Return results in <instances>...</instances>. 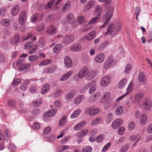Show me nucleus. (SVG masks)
<instances>
[{
    "mask_svg": "<svg viewBox=\"0 0 152 152\" xmlns=\"http://www.w3.org/2000/svg\"><path fill=\"white\" fill-rule=\"evenodd\" d=\"M121 27V25L119 24L116 27L114 24H112L108 26L107 31L105 33V34L108 35L111 34V37H113L117 34V32L119 31Z\"/></svg>",
    "mask_w": 152,
    "mask_h": 152,
    "instance_id": "obj_1",
    "label": "nucleus"
},
{
    "mask_svg": "<svg viewBox=\"0 0 152 152\" xmlns=\"http://www.w3.org/2000/svg\"><path fill=\"white\" fill-rule=\"evenodd\" d=\"M89 73V69L86 66L81 68L79 71L78 74H75L74 77L75 80H78V78L81 79L87 76Z\"/></svg>",
    "mask_w": 152,
    "mask_h": 152,
    "instance_id": "obj_2",
    "label": "nucleus"
},
{
    "mask_svg": "<svg viewBox=\"0 0 152 152\" xmlns=\"http://www.w3.org/2000/svg\"><path fill=\"white\" fill-rule=\"evenodd\" d=\"M99 111L98 108H94L92 107H90L87 108L85 111L86 115L90 116H93L98 114Z\"/></svg>",
    "mask_w": 152,
    "mask_h": 152,
    "instance_id": "obj_3",
    "label": "nucleus"
},
{
    "mask_svg": "<svg viewBox=\"0 0 152 152\" xmlns=\"http://www.w3.org/2000/svg\"><path fill=\"white\" fill-rule=\"evenodd\" d=\"M142 104L145 110H149L152 106V101L149 98H146L143 100Z\"/></svg>",
    "mask_w": 152,
    "mask_h": 152,
    "instance_id": "obj_4",
    "label": "nucleus"
},
{
    "mask_svg": "<svg viewBox=\"0 0 152 152\" xmlns=\"http://www.w3.org/2000/svg\"><path fill=\"white\" fill-rule=\"evenodd\" d=\"M113 13V10H111L110 11L107 12L105 15L103 16V19H106V20L103 24L100 27L101 28H104L108 24L110 18V17L112 15Z\"/></svg>",
    "mask_w": 152,
    "mask_h": 152,
    "instance_id": "obj_5",
    "label": "nucleus"
},
{
    "mask_svg": "<svg viewBox=\"0 0 152 152\" xmlns=\"http://www.w3.org/2000/svg\"><path fill=\"white\" fill-rule=\"evenodd\" d=\"M123 123V121L121 118L117 119L114 121L112 123L111 126L114 129H117Z\"/></svg>",
    "mask_w": 152,
    "mask_h": 152,
    "instance_id": "obj_6",
    "label": "nucleus"
},
{
    "mask_svg": "<svg viewBox=\"0 0 152 152\" xmlns=\"http://www.w3.org/2000/svg\"><path fill=\"white\" fill-rule=\"evenodd\" d=\"M27 14L26 11H22L20 14L18 18V21L20 24H23L26 20Z\"/></svg>",
    "mask_w": 152,
    "mask_h": 152,
    "instance_id": "obj_7",
    "label": "nucleus"
},
{
    "mask_svg": "<svg viewBox=\"0 0 152 152\" xmlns=\"http://www.w3.org/2000/svg\"><path fill=\"white\" fill-rule=\"evenodd\" d=\"M111 81V77L109 75H106L100 81L101 84L103 86L107 85Z\"/></svg>",
    "mask_w": 152,
    "mask_h": 152,
    "instance_id": "obj_8",
    "label": "nucleus"
},
{
    "mask_svg": "<svg viewBox=\"0 0 152 152\" xmlns=\"http://www.w3.org/2000/svg\"><path fill=\"white\" fill-rule=\"evenodd\" d=\"M105 56L104 53H99L95 57L94 60L97 63H102L104 61Z\"/></svg>",
    "mask_w": 152,
    "mask_h": 152,
    "instance_id": "obj_9",
    "label": "nucleus"
},
{
    "mask_svg": "<svg viewBox=\"0 0 152 152\" xmlns=\"http://www.w3.org/2000/svg\"><path fill=\"white\" fill-rule=\"evenodd\" d=\"M73 73V71L72 70L68 71L62 76L61 78L60 79V80L62 82L66 80Z\"/></svg>",
    "mask_w": 152,
    "mask_h": 152,
    "instance_id": "obj_10",
    "label": "nucleus"
},
{
    "mask_svg": "<svg viewBox=\"0 0 152 152\" xmlns=\"http://www.w3.org/2000/svg\"><path fill=\"white\" fill-rule=\"evenodd\" d=\"M138 79L139 82L142 84H144L146 82L145 75L143 72H142L139 74Z\"/></svg>",
    "mask_w": 152,
    "mask_h": 152,
    "instance_id": "obj_11",
    "label": "nucleus"
},
{
    "mask_svg": "<svg viewBox=\"0 0 152 152\" xmlns=\"http://www.w3.org/2000/svg\"><path fill=\"white\" fill-rule=\"evenodd\" d=\"M102 121V118L100 117H99L93 119L91 121V124L92 126H95L101 124Z\"/></svg>",
    "mask_w": 152,
    "mask_h": 152,
    "instance_id": "obj_12",
    "label": "nucleus"
},
{
    "mask_svg": "<svg viewBox=\"0 0 152 152\" xmlns=\"http://www.w3.org/2000/svg\"><path fill=\"white\" fill-rule=\"evenodd\" d=\"M76 91L75 90H72L68 92L65 96L66 99H69L73 98L76 95Z\"/></svg>",
    "mask_w": 152,
    "mask_h": 152,
    "instance_id": "obj_13",
    "label": "nucleus"
},
{
    "mask_svg": "<svg viewBox=\"0 0 152 152\" xmlns=\"http://www.w3.org/2000/svg\"><path fill=\"white\" fill-rule=\"evenodd\" d=\"M64 63L65 66L68 68L71 67L72 65L71 59L69 56H66L65 58Z\"/></svg>",
    "mask_w": 152,
    "mask_h": 152,
    "instance_id": "obj_14",
    "label": "nucleus"
},
{
    "mask_svg": "<svg viewBox=\"0 0 152 152\" xmlns=\"http://www.w3.org/2000/svg\"><path fill=\"white\" fill-rule=\"evenodd\" d=\"M88 130L85 129L79 131L77 133V136L79 138H82L85 136L88 133Z\"/></svg>",
    "mask_w": 152,
    "mask_h": 152,
    "instance_id": "obj_15",
    "label": "nucleus"
},
{
    "mask_svg": "<svg viewBox=\"0 0 152 152\" xmlns=\"http://www.w3.org/2000/svg\"><path fill=\"white\" fill-rule=\"evenodd\" d=\"M86 124V122L83 121L76 125L74 127V129L75 130H79L83 128Z\"/></svg>",
    "mask_w": 152,
    "mask_h": 152,
    "instance_id": "obj_16",
    "label": "nucleus"
},
{
    "mask_svg": "<svg viewBox=\"0 0 152 152\" xmlns=\"http://www.w3.org/2000/svg\"><path fill=\"white\" fill-rule=\"evenodd\" d=\"M74 39V37L72 35H68L66 36L64 39V41L66 44H69L73 41Z\"/></svg>",
    "mask_w": 152,
    "mask_h": 152,
    "instance_id": "obj_17",
    "label": "nucleus"
},
{
    "mask_svg": "<svg viewBox=\"0 0 152 152\" xmlns=\"http://www.w3.org/2000/svg\"><path fill=\"white\" fill-rule=\"evenodd\" d=\"M81 48V45L78 44H75L69 47V49L72 51H77L80 50Z\"/></svg>",
    "mask_w": 152,
    "mask_h": 152,
    "instance_id": "obj_18",
    "label": "nucleus"
},
{
    "mask_svg": "<svg viewBox=\"0 0 152 152\" xmlns=\"http://www.w3.org/2000/svg\"><path fill=\"white\" fill-rule=\"evenodd\" d=\"M20 40V37L18 34H16L14 37L11 42V43L12 45H17L18 42H19Z\"/></svg>",
    "mask_w": 152,
    "mask_h": 152,
    "instance_id": "obj_19",
    "label": "nucleus"
},
{
    "mask_svg": "<svg viewBox=\"0 0 152 152\" xmlns=\"http://www.w3.org/2000/svg\"><path fill=\"white\" fill-rule=\"evenodd\" d=\"M96 37V32L94 31L90 32L86 37L87 40L90 41L94 39Z\"/></svg>",
    "mask_w": 152,
    "mask_h": 152,
    "instance_id": "obj_20",
    "label": "nucleus"
},
{
    "mask_svg": "<svg viewBox=\"0 0 152 152\" xmlns=\"http://www.w3.org/2000/svg\"><path fill=\"white\" fill-rule=\"evenodd\" d=\"M84 98V96L83 95L78 96L77 97L75 98L74 100L75 104L76 105L79 104L81 102Z\"/></svg>",
    "mask_w": 152,
    "mask_h": 152,
    "instance_id": "obj_21",
    "label": "nucleus"
},
{
    "mask_svg": "<svg viewBox=\"0 0 152 152\" xmlns=\"http://www.w3.org/2000/svg\"><path fill=\"white\" fill-rule=\"evenodd\" d=\"M143 97V94L141 93H139L136 94L134 97V101L136 102H140Z\"/></svg>",
    "mask_w": 152,
    "mask_h": 152,
    "instance_id": "obj_22",
    "label": "nucleus"
},
{
    "mask_svg": "<svg viewBox=\"0 0 152 152\" xmlns=\"http://www.w3.org/2000/svg\"><path fill=\"white\" fill-rule=\"evenodd\" d=\"M96 75V72L92 70L90 72L89 71L88 74L86 77V79L88 80H90L94 78Z\"/></svg>",
    "mask_w": 152,
    "mask_h": 152,
    "instance_id": "obj_23",
    "label": "nucleus"
},
{
    "mask_svg": "<svg viewBox=\"0 0 152 152\" xmlns=\"http://www.w3.org/2000/svg\"><path fill=\"white\" fill-rule=\"evenodd\" d=\"M94 5V1H91L87 3L86 6L84 7V10L85 11H87L93 7Z\"/></svg>",
    "mask_w": 152,
    "mask_h": 152,
    "instance_id": "obj_24",
    "label": "nucleus"
},
{
    "mask_svg": "<svg viewBox=\"0 0 152 152\" xmlns=\"http://www.w3.org/2000/svg\"><path fill=\"white\" fill-rule=\"evenodd\" d=\"M56 28L53 25H52L48 26L47 29V32L48 34H51L54 33L56 32Z\"/></svg>",
    "mask_w": 152,
    "mask_h": 152,
    "instance_id": "obj_25",
    "label": "nucleus"
},
{
    "mask_svg": "<svg viewBox=\"0 0 152 152\" xmlns=\"http://www.w3.org/2000/svg\"><path fill=\"white\" fill-rule=\"evenodd\" d=\"M111 95L109 92L107 93L100 100V102L102 103H104L107 101L110 98Z\"/></svg>",
    "mask_w": 152,
    "mask_h": 152,
    "instance_id": "obj_26",
    "label": "nucleus"
},
{
    "mask_svg": "<svg viewBox=\"0 0 152 152\" xmlns=\"http://www.w3.org/2000/svg\"><path fill=\"white\" fill-rule=\"evenodd\" d=\"M1 23L3 26L8 27L10 25V21L9 19H4L1 20Z\"/></svg>",
    "mask_w": 152,
    "mask_h": 152,
    "instance_id": "obj_27",
    "label": "nucleus"
},
{
    "mask_svg": "<svg viewBox=\"0 0 152 152\" xmlns=\"http://www.w3.org/2000/svg\"><path fill=\"white\" fill-rule=\"evenodd\" d=\"M66 20L68 23H73L75 20V17L72 14L69 13L67 15Z\"/></svg>",
    "mask_w": 152,
    "mask_h": 152,
    "instance_id": "obj_28",
    "label": "nucleus"
},
{
    "mask_svg": "<svg viewBox=\"0 0 152 152\" xmlns=\"http://www.w3.org/2000/svg\"><path fill=\"white\" fill-rule=\"evenodd\" d=\"M127 82L126 79L125 78L121 80L118 84V87L119 88H123L125 87Z\"/></svg>",
    "mask_w": 152,
    "mask_h": 152,
    "instance_id": "obj_29",
    "label": "nucleus"
},
{
    "mask_svg": "<svg viewBox=\"0 0 152 152\" xmlns=\"http://www.w3.org/2000/svg\"><path fill=\"white\" fill-rule=\"evenodd\" d=\"M19 12V7L18 6H15L11 10L12 15L13 16L17 15Z\"/></svg>",
    "mask_w": 152,
    "mask_h": 152,
    "instance_id": "obj_30",
    "label": "nucleus"
},
{
    "mask_svg": "<svg viewBox=\"0 0 152 152\" xmlns=\"http://www.w3.org/2000/svg\"><path fill=\"white\" fill-rule=\"evenodd\" d=\"M102 9L101 7L97 5L95 8V14L97 16L100 17V13L102 11Z\"/></svg>",
    "mask_w": 152,
    "mask_h": 152,
    "instance_id": "obj_31",
    "label": "nucleus"
},
{
    "mask_svg": "<svg viewBox=\"0 0 152 152\" xmlns=\"http://www.w3.org/2000/svg\"><path fill=\"white\" fill-rule=\"evenodd\" d=\"M124 108L122 106L118 107L115 110V113L116 114L118 115H121L124 111Z\"/></svg>",
    "mask_w": 152,
    "mask_h": 152,
    "instance_id": "obj_32",
    "label": "nucleus"
},
{
    "mask_svg": "<svg viewBox=\"0 0 152 152\" xmlns=\"http://www.w3.org/2000/svg\"><path fill=\"white\" fill-rule=\"evenodd\" d=\"M57 110L56 109H53L47 112V115L49 117H51L54 115L56 113Z\"/></svg>",
    "mask_w": 152,
    "mask_h": 152,
    "instance_id": "obj_33",
    "label": "nucleus"
},
{
    "mask_svg": "<svg viewBox=\"0 0 152 152\" xmlns=\"http://www.w3.org/2000/svg\"><path fill=\"white\" fill-rule=\"evenodd\" d=\"M148 119V117L146 115H142L140 117V121L141 124L142 125L145 124Z\"/></svg>",
    "mask_w": 152,
    "mask_h": 152,
    "instance_id": "obj_34",
    "label": "nucleus"
},
{
    "mask_svg": "<svg viewBox=\"0 0 152 152\" xmlns=\"http://www.w3.org/2000/svg\"><path fill=\"white\" fill-rule=\"evenodd\" d=\"M52 61V59H48L41 62L39 64V66L46 65L50 64Z\"/></svg>",
    "mask_w": 152,
    "mask_h": 152,
    "instance_id": "obj_35",
    "label": "nucleus"
},
{
    "mask_svg": "<svg viewBox=\"0 0 152 152\" xmlns=\"http://www.w3.org/2000/svg\"><path fill=\"white\" fill-rule=\"evenodd\" d=\"M30 67V65L29 64H23L19 67L18 69L19 71H21L28 68Z\"/></svg>",
    "mask_w": 152,
    "mask_h": 152,
    "instance_id": "obj_36",
    "label": "nucleus"
},
{
    "mask_svg": "<svg viewBox=\"0 0 152 152\" xmlns=\"http://www.w3.org/2000/svg\"><path fill=\"white\" fill-rule=\"evenodd\" d=\"M71 6V3L70 1H67L65 4L64 6L63 7L62 10L63 12H65L66 10L69 9Z\"/></svg>",
    "mask_w": 152,
    "mask_h": 152,
    "instance_id": "obj_37",
    "label": "nucleus"
},
{
    "mask_svg": "<svg viewBox=\"0 0 152 152\" xmlns=\"http://www.w3.org/2000/svg\"><path fill=\"white\" fill-rule=\"evenodd\" d=\"M67 118V116L66 115H64L61 118L59 122L60 126H61L66 123Z\"/></svg>",
    "mask_w": 152,
    "mask_h": 152,
    "instance_id": "obj_38",
    "label": "nucleus"
},
{
    "mask_svg": "<svg viewBox=\"0 0 152 152\" xmlns=\"http://www.w3.org/2000/svg\"><path fill=\"white\" fill-rule=\"evenodd\" d=\"M81 110L80 109H77L71 115V118H74L77 117L81 113Z\"/></svg>",
    "mask_w": 152,
    "mask_h": 152,
    "instance_id": "obj_39",
    "label": "nucleus"
},
{
    "mask_svg": "<svg viewBox=\"0 0 152 152\" xmlns=\"http://www.w3.org/2000/svg\"><path fill=\"white\" fill-rule=\"evenodd\" d=\"M77 20L79 22L83 25H85L87 23V21L85 20V18L83 15H80L77 17Z\"/></svg>",
    "mask_w": 152,
    "mask_h": 152,
    "instance_id": "obj_40",
    "label": "nucleus"
},
{
    "mask_svg": "<svg viewBox=\"0 0 152 152\" xmlns=\"http://www.w3.org/2000/svg\"><path fill=\"white\" fill-rule=\"evenodd\" d=\"M50 88V85L49 84H45L43 86L41 93L42 94L45 93L47 91H48Z\"/></svg>",
    "mask_w": 152,
    "mask_h": 152,
    "instance_id": "obj_41",
    "label": "nucleus"
},
{
    "mask_svg": "<svg viewBox=\"0 0 152 152\" xmlns=\"http://www.w3.org/2000/svg\"><path fill=\"white\" fill-rule=\"evenodd\" d=\"M113 119V115L111 113H109L106 116V122L107 124L110 122Z\"/></svg>",
    "mask_w": 152,
    "mask_h": 152,
    "instance_id": "obj_42",
    "label": "nucleus"
},
{
    "mask_svg": "<svg viewBox=\"0 0 152 152\" xmlns=\"http://www.w3.org/2000/svg\"><path fill=\"white\" fill-rule=\"evenodd\" d=\"M106 61L107 62H108L112 66L114 65L115 63V61L113 60V57L111 56L108 57Z\"/></svg>",
    "mask_w": 152,
    "mask_h": 152,
    "instance_id": "obj_43",
    "label": "nucleus"
},
{
    "mask_svg": "<svg viewBox=\"0 0 152 152\" xmlns=\"http://www.w3.org/2000/svg\"><path fill=\"white\" fill-rule=\"evenodd\" d=\"M110 44V42L108 41H106L102 43L99 48V50L101 51L107 45Z\"/></svg>",
    "mask_w": 152,
    "mask_h": 152,
    "instance_id": "obj_44",
    "label": "nucleus"
},
{
    "mask_svg": "<svg viewBox=\"0 0 152 152\" xmlns=\"http://www.w3.org/2000/svg\"><path fill=\"white\" fill-rule=\"evenodd\" d=\"M55 0H51L49 1L48 3L45 6V10H47L53 6L54 4L55 5Z\"/></svg>",
    "mask_w": 152,
    "mask_h": 152,
    "instance_id": "obj_45",
    "label": "nucleus"
},
{
    "mask_svg": "<svg viewBox=\"0 0 152 152\" xmlns=\"http://www.w3.org/2000/svg\"><path fill=\"white\" fill-rule=\"evenodd\" d=\"M10 132L8 129L5 130L4 133L3 138L5 140H8L10 137Z\"/></svg>",
    "mask_w": 152,
    "mask_h": 152,
    "instance_id": "obj_46",
    "label": "nucleus"
},
{
    "mask_svg": "<svg viewBox=\"0 0 152 152\" xmlns=\"http://www.w3.org/2000/svg\"><path fill=\"white\" fill-rule=\"evenodd\" d=\"M92 82H91L89 84H87L83 86V88L80 90V91L81 93H83L86 91L88 88L91 86V83Z\"/></svg>",
    "mask_w": 152,
    "mask_h": 152,
    "instance_id": "obj_47",
    "label": "nucleus"
},
{
    "mask_svg": "<svg viewBox=\"0 0 152 152\" xmlns=\"http://www.w3.org/2000/svg\"><path fill=\"white\" fill-rule=\"evenodd\" d=\"M105 136L104 135L101 134L99 135L96 138V140L97 143H100L103 141Z\"/></svg>",
    "mask_w": 152,
    "mask_h": 152,
    "instance_id": "obj_48",
    "label": "nucleus"
},
{
    "mask_svg": "<svg viewBox=\"0 0 152 152\" xmlns=\"http://www.w3.org/2000/svg\"><path fill=\"white\" fill-rule=\"evenodd\" d=\"M92 147L90 145H87L82 149V152H91L92 150Z\"/></svg>",
    "mask_w": 152,
    "mask_h": 152,
    "instance_id": "obj_49",
    "label": "nucleus"
},
{
    "mask_svg": "<svg viewBox=\"0 0 152 152\" xmlns=\"http://www.w3.org/2000/svg\"><path fill=\"white\" fill-rule=\"evenodd\" d=\"M100 18V17L96 16L95 17L93 18L88 22L89 24H94Z\"/></svg>",
    "mask_w": 152,
    "mask_h": 152,
    "instance_id": "obj_50",
    "label": "nucleus"
},
{
    "mask_svg": "<svg viewBox=\"0 0 152 152\" xmlns=\"http://www.w3.org/2000/svg\"><path fill=\"white\" fill-rule=\"evenodd\" d=\"M129 145L128 144L123 145L121 148L120 152H126L128 149Z\"/></svg>",
    "mask_w": 152,
    "mask_h": 152,
    "instance_id": "obj_51",
    "label": "nucleus"
},
{
    "mask_svg": "<svg viewBox=\"0 0 152 152\" xmlns=\"http://www.w3.org/2000/svg\"><path fill=\"white\" fill-rule=\"evenodd\" d=\"M61 44H58L56 45L53 49L54 52L55 53H58L61 49Z\"/></svg>",
    "mask_w": 152,
    "mask_h": 152,
    "instance_id": "obj_52",
    "label": "nucleus"
},
{
    "mask_svg": "<svg viewBox=\"0 0 152 152\" xmlns=\"http://www.w3.org/2000/svg\"><path fill=\"white\" fill-rule=\"evenodd\" d=\"M38 57L36 55H31L28 58V60L30 62H34L38 59Z\"/></svg>",
    "mask_w": 152,
    "mask_h": 152,
    "instance_id": "obj_53",
    "label": "nucleus"
},
{
    "mask_svg": "<svg viewBox=\"0 0 152 152\" xmlns=\"http://www.w3.org/2000/svg\"><path fill=\"white\" fill-rule=\"evenodd\" d=\"M33 46V42L30 41L26 43L24 45V48L25 50H27L31 48Z\"/></svg>",
    "mask_w": 152,
    "mask_h": 152,
    "instance_id": "obj_54",
    "label": "nucleus"
},
{
    "mask_svg": "<svg viewBox=\"0 0 152 152\" xmlns=\"http://www.w3.org/2000/svg\"><path fill=\"white\" fill-rule=\"evenodd\" d=\"M62 90L61 89H58L54 92V96L56 97H59L62 95Z\"/></svg>",
    "mask_w": 152,
    "mask_h": 152,
    "instance_id": "obj_55",
    "label": "nucleus"
},
{
    "mask_svg": "<svg viewBox=\"0 0 152 152\" xmlns=\"http://www.w3.org/2000/svg\"><path fill=\"white\" fill-rule=\"evenodd\" d=\"M7 104L9 106L12 107H15L16 104L14 100L10 99L8 101Z\"/></svg>",
    "mask_w": 152,
    "mask_h": 152,
    "instance_id": "obj_56",
    "label": "nucleus"
},
{
    "mask_svg": "<svg viewBox=\"0 0 152 152\" xmlns=\"http://www.w3.org/2000/svg\"><path fill=\"white\" fill-rule=\"evenodd\" d=\"M132 69V66L129 64L126 65L125 70V72L126 74L129 73Z\"/></svg>",
    "mask_w": 152,
    "mask_h": 152,
    "instance_id": "obj_57",
    "label": "nucleus"
},
{
    "mask_svg": "<svg viewBox=\"0 0 152 152\" xmlns=\"http://www.w3.org/2000/svg\"><path fill=\"white\" fill-rule=\"evenodd\" d=\"M51 128L50 127H47L45 128L43 131L44 135H46L49 133L51 131Z\"/></svg>",
    "mask_w": 152,
    "mask_h": 152,
    "instance_id": "obj_58",
    "label": "nucleus"
},
{
    "mask_svg": "<svg viewBox=\"0 0 152 152\" xmlns=\"http://www.w3.org/2000/svg\"><path fill=\"white\" fill-rule=\"evenodd\" d=\"M111 143L110 142H109L107 143L104 146L102 150V151L103 152L106 151L108 149L111 145Z\"/></svg>",
    "mask_w": 152,
    "mask_h": 152,
    "instance_id": "obj_59",
    "label": "nucleus"
},
{
    "mask_svg": "<svg viewBox=\"0 0 152 152\" xmlns=\"http://www.w3.org/2000/svg\"><path fill=\"white\" fill-rule=\"evenodd\" d=\"M38 15L37 14H34L32 15L31 20L32 22L34 23L37 21Z\"/></svg>",
    "mask_w": 152,
    "mask_h": 152,
    "instance_id": "obj_60",
    "label": "nucleus"
},
{
    "mask_svg": "<svg viewBox=\"0 0 152 152\" xmlns=\"http://www.w3.org/2000/svg\"><path fill=\"white\" fill-rule=\"evenodd\" d=\"M21 82V80L19 79H15L13 80L12 82V84L15 86H17Z\"/></svg>",
    "mask_w": 152,
    "mask_h": 152,
    "instance_id": "obj_61",
    "label": "nucleus"
},
{
    "mask_svg": "<svg viewBox=\"0 0 152 152\" xmlns=\"http://www.w3.org/2000/svg\"><path fill=\"white\" fill-rule=\"evenodd\" d=\"M91 84V86L90 87V88L89 90V93L91 94H93L96 91L95 86L94 85H92Z\"/></svg>",
    "mask_w": 152,
    "mask_h": 152,
    "instance_id": "obj_62",
    "label": "nucleus"
},
{
    "mask_svg": "<svg viewBox=\"0 0 152 152\" xmlns=\"http://www.w3.org/2000/svg\"><path fill=\"white\" fill-rule=\"evenodd\" d=\"M32 128L34 129H38L40 128V125L37 122H34L32 125Z\"/></svg>",
    "mask_w": 152,
    "mask_h": 152,
    "instance_id": "obj_63",
    "label": "nucleus"
},
{
    "mask_svg": "<svg viewBox=\"0 0 152 152\" xmlns=\"http://www.w3.org/2000/svg\"><path fill=\"white\" fill-rule=\"evenodd\" d=\"M42 104V101L41 100H39L37 101H34L33 102V104L35 107H37Z\"/></svg>",
    "mask_w": 152,
    "mask_h": 152,
    "instance_id": "obj_64",
    "label": "nucleus"
}]
</instances>
